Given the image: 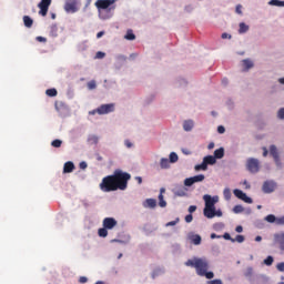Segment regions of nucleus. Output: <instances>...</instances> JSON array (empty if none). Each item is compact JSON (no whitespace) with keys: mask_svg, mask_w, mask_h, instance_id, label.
Wrapping results in <instances>:
<instances>
[{"mask_svg":"<svg viewBox=\"0 0 284 284\" xmlns=\"http://www.w3.org/2000/svg\"><path fill=\"white\" fill-rule=\"evenodd\" d=\"M193 129H194V121L185 120L183 122V130H184V132H192Z\"/></svg>","mask_w":284,"mask_h":284,"instance_id":"obj_14","label":"nucleus"},{"mask_svg":"<svg viewBox=\"0 0 284 284\" xmlns=\"http://www.w3.org/2000/svg\"><path fill=\"white\" fill-rule=\"evenodd\" d=\"M246 170L251 172V174H256L261 170V162L258 159L250 158L246 161Z\"/></svg>","mask_w":284,"mask_h":284,"instance_id":"obj_4","label":"nucleus"},{"mask_svg":"<svg viewBox=\"0 0 284 284\" xmlns=\"http://www.w3.org/2000/svg\"><path fill=\"white\" fill-rule=\"evenodd\" d=\"M268 6H275L277 8H284V1L281 0H271Z\"/></svg>","mask_w":284,"mask_h":284,"instance_id":"obj_24","label":"nucleus"},{"mask_svg":"<svg viewBox=\"0 0 284 284\" xmlns=\"http://www.w3.org/2000/svg\"><path fill=\"white\" fill-rule=\"evenodd\" d=\"M262 190L264 192V194H272V192H274V190H276V182L272 181V180H267L264 182Z\"/></svg>","mask_w":284,"mask_h":284,"instance_id":"obj_9","label":"nucleus"},{"mask_svg":"<svg viewBox=\"0 0 284 284\" xmlns=\"http://www.w3.org/2000/svg\"><path fill=\"white\" fill-rule=\"evenodd\" d=\"M207 148L209 150H214V142L209 143Z\"/></svg>","mask_w":284,"mask_h":284,"instance_id":"obj_60","label":"nucleus"},{"mask_svg":"<svg viewBox=\"0 0 284 284\" xmlns=\"http://www.w3.org/2000/svg\"><path fill=\"white\" fill-rule=\"evenodd\" d=\"M204 203L205 206L204 207H216L214 205H216V203H219V196H211V195H204Z\"/></svg>","mask_w":284,"mask_h":284,"instance_id":"obj_10","label":"nucleus"},{"mask_svg":"<svg viewBox=\"0 0 284 284\" xmlns=\"http://www.w3.org/2000/svg\"><path fill=\"white\" fill-rule=\"evenodd\" d=\"M274 161H275V164L277 165V168H281V158L277 156V158H273Z\"/></svg>","mask_w":284,"mask_h":284,"instance_id":"obj_52","label":"nucleus"},{"mask_svg":"<svg viewBox=\"0 0 284 284\" xmlns=\"http://www.w3.org/2000/svg\"><path fill=\"white\" fill-rule=\"evenodd\" d=\"M144 207H151L154 209L156 207V200L154 199H148L144 203Z\"/></svg>","mask_w":284,"mask_h":284,"instance_id":"obj_22","label":"nucleus"},{"mask_svg":"<svg viewBox=\"0 0 284 284\" xmlns=\"http://www.w3.org/2000/svg\"><path fill=\"white\" fill-rule=\"evenodd\" d=\"M170 160H168V158H162L160 161V168L162 170H168V168H170Z\"/></svg>","mask_w":284,"mask_h":284,"instance_id":"obj_21","label":"nucleus"},{"mask_svg":"<svg viewBox=\"0 0 284 284\" xmlns=\"http://www.w3.org/2000/svg\"><path fill=\"white\" fill-rule=\"evenodd\" d=\"M247 30H250V26L245 24L244 22H241L239 29L240 34H245Z\"/></svg>","mask_w":284,"mask_h":284,"instance_id":"obj_25","label":"nucleus"},{"mask_svg":"<svg viewBox=\"0 0 284 284\" xmlns=\"http://www.w3.org/2000/svg\"><path fill=\"white\" fill-rule=\"evenodd\" d=\"M236 199H240L241 201H244V203H253L252 197L247 196L243 191L235 189L233 191Z\"/></svg>","mask_w":284,"mask_h":284,"instance_id":"obj_11","label":"nucleus"},{"mask_svg":"<svg viewBox=\"0 0 284 284\" xmlns=\"http://www.w3.org/2000/svg\"><path fill=\"white\" fill-rule=\"evenodd\" d=\"M105 58V53L102 51H98L95 54V59H104Z\"/></svg>","mask_w":284,"mask_h":284,"instance_id":"obj_43","label":"nucleus"},{"mask_svg":"<svg viewBox=\"0 0 284 284\" xmlns=\"http://www.w3.org/2000/svg\"><path fill=\"white\" fill-rule=\"evenodd\" d=\"M52 148H61L63 145V141L57 139L51 142Z\"/></svg>","mask_w":284,"mask_h":284,"instance_id":"obj_31","label":"nucleus"},{"mask_svg":"<svg viewBox=\"0 0 284 284\" xmlns=\"http://www.w3.org/2000/svg\"><path fill=\"white\" fill-rule=\"evenodd\" d=\"M37 41L45 43L47 39L43 37H37Z\"/></svg>","mask_w":284,"mask_h":284,"instance_id":"obj_56","label":"nucleus"},{"mask_svg":"<svg viewBox=\"0 0 284 284\" xmlns=\"http://www.w3.org/2000/svg\"><path fill=\"white\" fill-rule=\"evenodd\" d=\"M189 212H190V214H194V212H196V205H191L189 207Z\"/></svg>","mask_w":284,"mask_h":284,"instance_id":"obj_51","label":"nucleus"},{"mask_svg":"<svg viewBox=\"0 0 284 284\" xmlns=\"http://www.w3.org/2000/svg\"><path fill=\"white\" fill-rule=\"evenodd\" d=\"M194 170H195L196 172H200V170L205 171V170H207V164H206V163L204 162V160H203V162H202L201 164H196V165H195Z\"/></svg>","mask_w":284,"mask_h":284,"instance_id":"obj_27","label":"nucleus"},{"mask_svg":"<svg viewBox=\"0 0 284 284\" xmlns=\"http://www.w3.org/2000/svg\"><path fill=\"white\" fill-rule=\"evenodd\" d=\"M89 141H90L91 143H99V136H97V135H91V136L89 138Z\"/></svg>","mask_w":284,"mask_h":284,"instance_id":"obj_41","label":"nucleus"},{"mask_svg":"<svg viewBox=\"0 0 284 284\" xmlns=\"http://www.w3.org/2000/svg\"><path fill=\"white\" fill-rule=\"evenodd\" d=\"M176 161H179V155L175 152H171L169 162L176 163Z\"/></svg>","mask_w":284,"mask_h":284,"instance_id":"obj_28","label":"nucleus"},{"mask_svg":"<svg viewBox=\"0 0 284 284\" xmlns=\"http://www.w3.org/2000/svg\"><path fill=\"white\" fill-rule=\"evenodd\" d=\"M215 216H223V212H221V211H215Z\"/></svg>","mask_w":284,"mask_h":284,"instance_id":"obj_63","label":"nucleus"},{"mask_svg":"<svg viewBox=\"0 0 284 284\" xmlns=\"http://www.w3.org/2000/svg\"><path fill=\"white\" fill-rule=\"evenodd\" d=\"M186 267H194L197 276H203L210 270V262L205 257H194L185 262Z\"/></svg>","mask_w":284,"mask_h":284,"instance_id":"obj_2","label":"nucleus"},{"mask_svg":"<svg viewBox=\"0 0 284 284\" xmlns=\"http://www.w3.org/2000/svg\"><path fill=\"white\" fill-rule=\"evenodd\" d=\"M217 132H219V134H225V126L220 125V126L217 128Z\"/></svg>","mask_w":284,"mask_h":284,"instance_id":"obj_48","label":"nucleus"},{"mask_svg":"<svg viewBox=\"0 0 284 284\" xmlns=\"http://www.w3.org/2000/svg\"><path fill=\"white\" fill-rule=\"evenodd\" d=\"M203 161L206 165H214V163H216V159L214 158V155H206L204 156Z\"/></svg>","mask_w":284,"mask_h":284,"instance_id":"obj_19","label":"nucleus"},{"mask_svg":"<svg viewBox=\"0 0 284 284\" xmlns=\"http://www.w3.org/2000/svg\"><path fill=\"white\" fill-rule=\"evenodd\" d=\"M234 241L236 243H243L245 241V236L243 235H236V237L234 239Z\"/></svg>","mask_w":284,"mask_h":284,"instance_id":"obj_40","label":"nucleus"},{"mask_svg":"<svg viewBox=\"0 0 284 284\" xmlns=\"http://www.w3.org/2000/svg\"><path fill=\"white\" fill-rule=\"evenodd\" d=\"M23 23L26 28H32V26L34 24V20H32V18H30L29 16H24Z\"/></svg>","mask_w":284,"mask_h":284,"instance_id":"obj_20","label":"nucleus"},{"mask_svg":"<svg viewBox=\"0 0 284 284\" xmlns=\"http://www.w3.org/2000/svg\"><path fill=\"white\" fill-rule=\"evenodd\" d=\"M265 221H267V223H274L276 221V216L273 214H270L265 217Z\"/></svg>","mask_w":284,"mask_h":284,"instance_id":"obj_37","label":"nucleus"},{"mask_svg":"<svg viewBox=\"0 0 284 284\" xmlns=\"http://www.w3.org/2000/svg\"><path fill=\"white\" fill-rule=\"evenodd\" d=\"M278 272H284V262L277 264Z\"/></svg>","mask_w":284,"mask_h":284,"instance_id":"obj_50","label":"nucleus"},{"mask_svg":"<svg viewBox=\"0 0 284 284\" xmlns=\"http://www.w3.org/2000/svg\"><path fill=\"white\" fill-rule=\"evenodd\" d=\"M270 154L273 156V159H277L278 156V149H276V145H271L270 146Z\"/></svg>","mask_w":284,"mask_h":284,"instance_id":"obj_23","label":"nucleus"},{"mask_svg":"<svg viewBox=\"0 0 284 284\" xmlns=\"http://www.w3.org/2000/svg\"><path fill=\"white\" fill-rule=\"evenodd\" d=\"M63 8L68 14H74L81 9V0H65Z\"/></svg>","mask_w":284,"mask_h":284,"instance_id":"obj_3","label":"nucleus"},{"mask_svg":"<svg viewBox=\"0 0 284 284\" xmlns=\"http://www.w3.org/2000/svg\"><path fill=\"white\" fill-rule=\"evenodd\" d=\"M115 0H97L94 6L101 12V10H110L111 6H114Z\"/></svg>","mask_w":284,"mask_h":284,"instance_id":"obj_6","label":"nucleus"},{"mask_svg":"<svg viewBox=\"0 0 284 284\" xmlns=\"http://www.w3.org/2000/svg\"><path fill=\"white\" fill-rule=\"evenodd\" d=\"M272 263H274V257H272V255H268L265 260H264V264L270 266L272 265Z\"/></svg>","mask_w":284,"mask_h":284,"instance_id":"obj_36","label":"nucleus"},{"mask_svg":"<svg viewBox=\"0 0 284 284\" xmlns=\"http://www.w3.org/2000/svg\"><path fill=\"white\" fill-rule=\"evenodd\" d=\"M57 26L55 24H53V26H51V36L52 37H57Z\"/></svg>","mask_w":284,"mask_h":284,"instance_id":"obj_44","label":"nucleus"},{"mask_svg":"<svg viewBox=\"0 0 284 284\" xmlns=\"http://www.w3.org/2000/svg\"><path fill=\"white\" fill-rule=\"evenodd\" d=\"M71 172H74V163L69 161V162L64 163L63 173L70 174Z\"/></svg>","mask_w":284,"mask_h":284,"instance_id":"obj_15","label":"nucleus"},{"mask_svg":"<svg viewBox=\"0 0 284 284\" xmlns=\"http://www.w3.org/2000/svg\"><path fill=\"white\" fill-rule=\"evenodd\" d=\"M185 223H192V221H194V216H192V213H190L189 215L185 216Z\"/></svg>","mask_w":284,"mask_h":284,"instance_id":"obj_42","label":"nucleus"},{"mask_svg":"<svg viewBox=\"0 0 284 284\" xmlns=\"http://www.w3.org/2000/svg\"><path fill=\"white\" fill-rule=\"evenodd\" d=\"M242 65L244 68V72H247V70H252L254 68V62L250 59L242 60Z\"/></svg>","mask_w":284,"mask_h":284,"instance_id":"obj_17","label":"nucleus"},{"mask_svg":"<svg viewBox=\"0 0 284 284\" xmlns=\"http://www.w3.org/2000/svg\"><path fill=\"white\" fill-rule=\"evenodd\" d=\"M203 276H205V278L212 280V278H214V273L205 271Z\"/></svg>","mask_w":284,"mask_h":284,"instance_id":"obj_38","label":"nucleus"},{"mask_svg":"<svg viewBox=\"0 0 284 284\" xmlns=\"http://www.w3.org/2000/svg\"><path fill=\"white\" fill-rule=\"evenodd\" d=\"M79 283H88V277H85V276H80V278H79Z\"/></svg>","mask_w":284,"mask_h":284,"instance_id":"obj_53","label":"nucleus"},{"mask_svg":"<svg viewBox=\"0 0 284 284\" xmlns=\"http://www.w3.org/2000/svg\"><path fill=\"white\" fill-rule=\"evenodd\" d=\"M242 9H243V6L237 4L236 8H235V12H236L237 14H243Z\"/></svg>","mask_w":284,"mask_h":284,"instance_id":"obj_45","label":"nucleus"},{"mask_svg":"<svg viewBox=\"0 0 284 284\" xmlns=\"http://www.w3.org/2000/svg\"><path fill=\"white\" fill-rule=\"evenodd\" d=\"M211 239H221V236H220V235H216V233H212V234H211Z\"/></svg>","mask_w":284,"mask_h":284,"instance_id":"obj_61","label":"nucleus"},{"mask_svg":"<svg viewBox=\"0 0 284 284\" xmlns=\"http://www.w3.org/2000/svg\"><path fill=\"white\" fill-rule=\"evenodd\" d=\"M103 34H105V32L103 31H100L97 33V39H101V37H103Z\"/></svg>","mask_w":284,"mask_h":284,"instance_id":"obj_58","label":"nucleus"},{"mask_svg":"<svg viewBox=\"0 0 284 284\" xmlns=\"http://www.w3.org/2000/svg\"><path fill=\"white\" fill-rule=\"evenodd\" d=\"M270 154V151H267V148H263V156H267Z\"/></svg>","mask_w":284,"mask_h":284,"instance_id":"obj_57","label":"nucleus"},{"mask_svg":"<svg viewBox=\"0 0 284 284\" xmlns=\"http://www.w3.org/2000/svg\"><path fill=\"white\" fill-rule=\"evenodd\" d=\"M278 223H280L281 225H284V216L281 217V219H278Z\"/></svg>","mask_w":284,"mask_h":284,"instance_id":"obj_64","label":"nucleus"},{"mask_svg":"<svg viewBox=\"0 0 284 284\" xmlns=\"http://www.w3.org/2000/svg\"><path fill=\"white\" fill-rule=\"evenodd\" d=\"M103 227L105 230H114L116 227L118 222L114 220V217H105L102 222Z\"/></svg>","mask_w":284,"mask_h":284,"instance_id":"obj_12","label":"nucleus"},{"mask_svg":"<svg viewBox=\"0 0 284 284\" xmlns=\"http://www.w3.org/2000/svg\"><path fill=\"white\" fill-rule=\"evenodd\" d=\"M124 39H126V41H134V39H136V36H134L132 30H128L126 34L124 36Z\"/></svg>","mask_w":284,"mask_h":284,"instance_id":"obj_26","label":"nucleus"},{"mask_svg":"<svg viewBox=\"0 0 284 284\" xmlns=\"http://www.w3.org/2000/svg\"><path fill=\"white\" fill-rule=\"evenodd\" d=\"M135 181H138L139 185H141V183H143V179L141 176H136Z\"/></svg>","mask_w":284,"mask_h":284,"instance_id":"obj_59","label":"nucleus"},{"mask_svg":"<svg viewBox=\"0 0 284 284\" xmlns=\"http://www.w3.org/2000/svg\"><path fill=\"white\" fill-rule=\"evenodd\" d=\"M110 112H114V103L102 104L89 114H110Z\"/></svg>","mask_w":284,"mask_h":284,"instance_id":"obj_5","label":"nucleus"},{"mask_svg":"<svg viewBox=\"0 0 284 284\" xmlns=\"http://www.w3.org/2000/svg\"><path fill=\"white\" fill-rule=\"evenodd\" d=\"M98 234L102 239H105V236H108V229H105L104 226L102 229H99Z\"/></svg>","mask_w":284,"mask_h":284,"instance_id":"obj_29","label":"nucleus"},{"mask_svg":"<svg viewBox=\"0 0 284 284\" xmlns=\"http://www.w3.org/2000/svg\"><path fill=\"white\" fill-rule=\"evenodd\" d=\"M47 97H57L58 92L57 89H48L45 91Z\"/></svg>","mask_w":284,"mask_h":284,"instance_id":"obj_32","label":"nucleus"},{"mask_svg":"<svg viewBox=\"0 0 284 284\" xmlns=\"http://www.w3.org/2000/svg\"><path fill=\"white\" fill-rule=\"evenodd\" d=\"M79 166H80V170H87L88 169V163L87 162H80Z\"/></svg>","mask_w":284,"mask_h":284,"instance_id":"obj_47","label":"nucleus"},{"mask_svg":"<svg viewBox=\"0 0 284 284\" xmlns=\"http://www.w3.org/2000/svg\"><path fill=\"white\" fill-rule=\"evenodd\" d=\"M245 209H243V205H235L233 207L234 214H241V212H244Z\"/></svg>","mask_w":284,"mask_h":284,"instance_id":"obj_33","label":"nucleus"},{"mask_svg":"<svg viewBox=\"0 0 284 284\" xmlns=\"http://www.w3.org/2000/svg\"><path fill=\"white\" fill-rule=\"evenodd\" d=\"M203 214L206 219H214L216 216V207H204Z\"/></svg>","mask_w":284,"mask_h":284,"instance_id":"obj_13","label":"nucleus"},{"mask_svg":"<svg viewBox=\"0 0 284 284\" xmlns=\"http://www.w3.org/2000/svg\"><path fill=\"white\" fill-rule=\"evenodd\" d=\"M189 240L191 241V243H193V245H201V235L199 234H191L189 235Z\"/></svg>","mask_w":284,"mask_h":284,"instance_id":"obj_16","label":"nucleus"},{"mask_svg":"<svg viewBox=\"0 0 284 284\" xmlns=\"http://www.w3.org/2000/svg\"><path fill=\"white\" fill-rule=\"evenodd\" d=\"M235 232L241 234V232H243V226H241V225L236 226Z\"/></svg>","mask_w":284,"mask_h":284,"instance_id":"obj_55","label":"nucleus"},{"mask_svg":"<svg viewBox=\"0 0 284 284\" xmlns=\"http://www.w3.org/2000/svg\"><path fill=\"white\" fill-rule=\"evenodd\" d=\"M207 284H223V281H221V280H213V281H209Z\"/></svg>","mask_w":284,"mask_h":284,"instance_id":"obj_49","label":"nucleus"},{"mask_svg":"<svg viewBox=\"0 0 284 284\" xmlns=\"http://www.w3.org/2000/svg\"><path fill=\"white\" fill-rule=\"evenodd\" d=\"M277 116H278L280 119H284V108H282V109L278 110Z\"/></svg>","mask_w":284,"mask_h":284,"instance_id":"obj_46","label":"nucleus"},{"mask_svg":"<svg viewBox=\"0 0 284 284\" xmlns=\"http://www.w3.org/2000/svg\"><path fill=\"white\" fill-rule=\"evenodd\" d=\"M176 223H179V219H176L175 221L169 222L166 225L168 226H174V225H176Z\"/></svg>","mask_w":284,"mask_h":284,"instance_id":"obj_54","label":"nucleus"},{"mask_svg":"<svg viewBox=\"0 0 284 284\" xmlns=\"http://www.w3.org/2000/svg\"><path fill=\"white\" fill-rule=\"evenodd\" d=\"M88 89L89 90H97V81L91 80L90 82H88Z\"/></svg>","mask_w":284,"mask_h":284,"instance_id":"obj_35","label":"nucleus"},{"mask_svg":"<svg viewBox=\"0 0 284 284\" xmlns=\"http://www.w3.org/2000/svg\"><path fill=\"white\" fill-rule=\"evenodd\" d=\"M223 239H225V241H231L232 243H235V240L232 239V235H230V233H224Z\"/></svg>","mask_w":284,"mask_h":284,"instance_id":"obj_39","label":"nucleus"},{"mask_svg":"<svg viewBox=\"0 0 284 284\" xmlns=\"http://www.w3.org/2000/svg\"><path fill=\"white\" fill-rule=\"evenodd\" d=\"M214 159H223L225 156V149L220 148L214 151Z\"/></svg>","mask_w":284,"mask_h":284,"instance_id":"obj_18","label":"nucleus"},{"mask_svg":"<svg viewBox=\"0 0 284 284\" xmlns=\"http://www.w3.org/2000/svg\"><path fill=\"white\" fill-rule=\"evenodd\" d=\"M125 145L126 148H132V142H130L129 140L125 141Z\"/></svg>","mask_w":284,"mask_h":284,"instance_id":"obj_62","label":"nucleus"},{"mask_svg":"<svg viewBox=\"0 0 284 284\" xmlns=\"http://www.w3.org/2000/svg\"><path fill=\"white\" fill-rule=\"evenodd\" d=\"M223 195L226 201H230L232 199V191H230V189H224Z\"/></svg>","mask_w":284,"mask_h":284,"instance_id":"obj_30","label":"nucleus"},{"mask_svg":"<svg viewBox=\"0 0 284 284\" xmlns=\"http://www.w3.org/2000/svg\"><path fill=\"white\" fill-rule=\"evenodd\" d=\"M205 181V175L203 174H199V175H194L192 178H187L184 180V185L186 187H192V185H194V183H201Z\"/></svg>","mask_w":284,"mask_h":284,"instance_id":"obj_8","label":"nucleus"},{"mask_svg":"<svg viewBox=\"0 0 284 284\" xmlns=\"http://www.w3.org/2000/svg\"><path fill=\"white\" fill-rule=\"evenodd\" d=\"M52 4V0H41L38 4V8L40 9L39 14L41 17L48 16V10H50V6Z\"/></svg>","mask_w":284,"mask_h":284,"instance_id":"obj_7","label":"nucleus"},{"mask_svg":"<svg viewBox=\"0 0 284 284\" xmlns=\"http://www.w3.org/2000/svg\"><path fill=\"white\" fill-rule=\"evenodd\" d=\"M132 179V175L122 170H115L112 175H108L102 179L100 183V190L102 192H116V190H128V181Z\"/></svg>","mask_w":284,"mask_h":284,"instance_id":"obj_1","label":"nucleus"},{"mask_svg":"<svg viewBox=\"0 0 284 284\" xmlns=\"http://www.w3.org/2000/svg\"><path fill=\"white\" fill-rule=\"evenodd\" d=\"M159 205L160 207H165L168 205V202H165V200H163V194L159 195Z\"/></svg>","mask_w":284,"mask_h":284,"instance_id":"obj_34","label":"nucleus"}]
</instances>
